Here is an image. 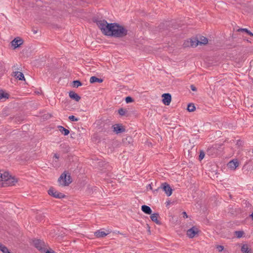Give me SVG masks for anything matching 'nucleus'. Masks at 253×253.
I'll use <instances>...</instances> for the list:
<instances>
[{"label": "nucleus", "mask_w": 253, "mask_h": 253, "mask_svg": "<svg viewBox=\"0 0 253 253\" xmlns=\"http://www.w3.org/2000/svg\"><path fill=\"white\" fill-rule=\"evenodd\" d=\"M107 36L115 38H123L127 34V30L123 26L117 23H112L110 26Z\"/></svg>", "instance_id": "f257e3e1"}, {"label": "nucleus", "mask_w": 253, "mask_h": 253, "mask_svg": "<svg viewBox=\"0 0 253 253\" xmlns=\"http://www.w3.org/2000/svg\"><path fill=\"white\" fill-rule=\"evenodd\" d=\"M93 22L95 23L98 28L101 30L102 33L105 36H107L109 31L110 26L111 23H108L106 20L104 19L95 18L93 19Z\"/></svg>", "instance_id": "f03ea898"}, {"label": "nucleus", "mask_w": 253, "mask_h": 253, "mask_svg": "<svg viewBox=\"0 0 253 253\" xmlns=\"http://www.w3.org/2000/svg\"><path fill=\"white\" fill-rule=\"evenodd\" d=\"M93 22L95 23L98 28L101 30L102 33L105 36H107L109 31L110 26L111 23H108L106 20L104 19L95 18L93 19Z\"/></svg>", "instance_id": "7ed1b4c3"}, {"label": "nucleus", "mask_w": 253, "mask_h": 253, "mask_svg": "<svg viewBox=\"0 0 253 253\" xmlns=\"http://www.w3.org/2000/svg\"><path fill=\"white\" fill-rule=\"evenodd\" d=\"M223 149V144H215L208 149L207 154L210 156L213 157L219 153H220Z\"/></svg>", "instance_id": "20e7f679"}, {"label": "nucleus", "mask_w": 253, "mask_h": 253, "mask_svg": "<svg viewBox=\"0 0 253 253\" xmlns=\"http://www.w3.org/2000/svg\"><path fill=\"white\" fill-rule=\"evenodd\" d=\"M58 182L60 185L63 186H68L70 183H72V180L70 174H69L67 175L66 173V171H64L59 177Z\"/></svg>", "instance_id": "39448f33"}, {"label": "nucleus", "mask_w": 253, "mask_h": 253, "mask_svg": "<svg viewBox=\"0 0 253 253\" xmlns=\"http://www.w3.org/2000/svg\"><path fill=\"white\" fill-rule=\"evenodd\" d=\"M33 243L34 247L37 249L42 253L45 251L46 247H48V245L43 240L40 239H34L33 241Z\"/></svg>", "instance_id": "423d86ee"}, {"label": "nucleus", "mask_w": 253, "mask_h": 253, "mask_svg": "<svg viewBox=\"0 0 253 253\" xmlns=\"http://www.w3.org/2000/svg\"><path fill=\"white\" fill-rule=\"evenodd\" d=\"M160 189H162L168 196H170L172 194V189L170 185L166 182L162 183L159 188L154 191V192L158 191Z\"/></svg>", "instance_id": "0eeeda50"}, {"label": "nucleus", "mask_w": 253, "mask_h": 253, "mask_svg": "<svg viewBox=\"0 0 253 253\" xmlns=\"http://www.w3.org/2000/svg\"><path fill=\"white\" fill-rule=\"evenodd\" d=\"M198 44H199V40L196 38H192L189 41H185L183 45L184 47L191 46L194 47H196Z\"/></svg>", "instance_id": "6e6552de"}, {"label": "nucleus", "mask_w": 253, "mask_h": 253, "mask_svg": "<svg viewBox=\"0 0 253 253\" xmlns=\"http://www.w3.org/2000/svg\"><path fill=\"white\" fill-rule=\"evenodd\" d=\"M48 193L49 195L56 198L61 199L65 197V195H64L62 193L58 192L57 191H55L53 188H50L48 190Z\"/></svg>", "instance_id": "1a4fd4ad"}, {"label": "nucleus", "mask_w": 253, "mask_h": 253, "mask_svg": "<svg viewBox=\"0 0 253 253\" xmlns=\"http://www.w3.org/2000/svg\"><path fill=\"white\" fill-rule=\"evenodd\" d=\"M198 232V229L195 226H193L192 228L187 230V235L189 237L192 238L194 237Z\"/></svg>", "instance_id": "9d476101"}, {"label": "nucleus", "mask_w": 253, "mask_h": 253, "mask_svg": "<svg viewBox=\"0 0 253 253\" xmlns=\"http://www.w3.org/2000/svg\"><path fill=\"white\" fill-rule=\"evenodd\" d=\"M112 127H113V131L116 134L121 133L126 131L125 127L120 124H116L113 126Z\"/></svg>", "instance_id": "9b49d317"}, {"label": "nucleus", "mask_w": 253, "mask_h": 253, "mask_svg": "<svg viewBox=\"0 0 253 253\" xmlns=\"http://www.w3.org/2000/svg\"><path fill=\"white\" fill-rule=\"evenodd\" d=\"M16 181H17L14 177L10 176L8 179L6 180L5 182H2V185L3 187L12 186L14 185Z\"/></svg>", "instance_id": "f8f14e48"}, {"label": "nucleus", "mask_w": 253, "mask_h": 253, "mask_svg": "<svg viewBox=\"0 0 253 253\" xmlns=\"http://www.w3.org/2000/svg\"><path fill=\"white\" fill-rule=\"evenodd\" d=\"M163 102L166 105H169L171 100V96L169 93H164L162 95Z\"/></svg>", "instance_id": "ddd939ff"}, {"label": "nucleus", "mask_w": 253, "mask_h": 253, "mask_svg": "<svg viewBox=\"0 0 253 253\" xmlns=\"http://www.w3.org/2000/svg\"><path fill=\"white\" fill-rule=\"evenodd\" d=\"M23 43V41L22 39L20 38H15L12 42L11 44L13 46H14V49H15L19 46H20V45L22 44Z\"/></svg>", "instance_id": "4468645a"}, {"label": "nucleus", "mask_w": 253, "mask_h": 253, "mask_svg": "<svg viewBox=\"0 0 253 253\" xmlns=\"http://www.w3.org/2000/svg\"><path fill=\"white\" fill-rule=\"evenodd\" d=\"M239 166V163L237 160H233L232 161H230L228 164H227V167L228 168H230V169L232 170H234L236 169L237 167H238Z\"/></svg>", "instance_id": "2eb2a0df"}, {"label": "nucleus", "mask_w": 253, "mask_h": 253, "mask_svg": "<svg viewBox=\"0 0 253 253\" xmlns=\"http://www.w3.org/2000/svg\"><path fill=\"white\" fill-rule=\"evenodd\" d=\"M12 75L16 79H18L20 81L25 80L24 74L19 71H15L12 73Z\"/></svg>", "instance_id": "dca6fc26"}, {"label": "nucleus", "mask_w": 253, "mask_h": 253, "mask_svg": "<svg viewBox=\"0 0 253 253\" xmlns=\"http://www.w3.org/2000/svg\"><path fill=\"white\" fill-rule=\"evenodd\" d=\"M158 217H159V214L158 213L151 214L150 216V218L152 221H154L158 225H161V222L158 219Z\"/></svg>", "instance_id": "f3484780"}, {"label": "nucleus", "mask_w": 253, "mask_h": 253, "mask_svg": "<svg viewBox=\"0 0 253 253\" xmlns=\"http://www.w3.org/2000/svg\"><path fill=\"white\" fill-rule=\"evenodd\" d=\"M69 97L76 101H79L81 99V97L76 93L71 91L69 93Z\"/></svg>", "instance_id": "a211bd4d"}, {"label": "nucleus", "mask_w": 253, "mask_h": 253, "mask_svg": "<svg viewBox=\"0 0 253 253\" xmlns=\"http://www.w3.org/2000/svg\"><path fill=\"white\" fill-rule=\"evenodd\" d=\"M11 175H9V173L7 171H5L3 173H0V179L1 181L5 182L6 179H8V178Z\"/></svg>", "instance_id": "6ab92c4d"}, {"label": "nucleus", "mask_w": 253, "mask_h": 253, "mask_svg": "<svg viewBox=\"0 0 253 253\" xmlns=\"http://www.w3.org/2000/svg\"><path fill=\"white\" fill-rule=\"evenodd\" d=\"M241 251L243 253H252L251 249L247 244H244L241 247Z\"/></svg>", "instance_id": "aec40b11"}, {"label": "nucleus", "mask_w": 253, "mask_h": 253, "mask_svg": "<svg viewBox=\"0 0 253 253\" xmlns=\"http://www.w3.org/2000/svg\"><path fill=\"white\" fill-rule=\"evenodd\" d=\"M141 210L146 214H150L152 213V210L151 208L146 205L142 206Z\"/></svg>", "instance_id": "412c9836"}, {"label": "nucleus", "mask_w": 253, "mask_h": 253, "mask_svg": "<svg viewBox=\"0 0 253 253\" xmlns=\"http://www.w3.org/2000/svg\"><path fill=\"white\" fill-rule=\"evenodd\" d=\"M58 128L59 131L64 135H67L70 133V131L68 129H66L61 126H58Z\"/></svg>", "instance_id": "4be33fe9"}, {"label": "nucleus", "mask_w": 253, "mask_h": 253, "mask_svg": "<svg viewBox=\"0 0 253 253\" xmlns=\"http://www.w3.org/2000/svg\"><path fill=\"white\" fill-rule=\"evenodd\" d=\"M107 234L108 233H106L104 231H101L99 230L94 232V235L97 238H104Z\"/></svg>", "instance_id": "5701e85b"}, {"label": "nucleus", "mask_w": 253, "mask_h": 253, "mask_svg": "<svg viewBox=\"0 0 253 253\" xmlns=\"http://www.w3.org/2000/svg\"><path fill=\"white\" fill-rule=\"evenodd\" d=\"M103 80L101 78H98L95 76H92L90 77L89 82L91 84H93L96 82L98 83H102L103 82Z\"/></svg>", "instance_id": "b1692460"}, {"label": "nucleus", "mask_w": 253, "mask_h": 253, "mask_svg": "<svg viewBox=\"0 0 253 253\" xmlns=\"http://www.w3.org/2000/svg\"><path fill=\"white\" fill-rule=\"evenodd\" d=\"M0 251L2 253H11L8 248L2 244H0Z\"/></svg>", "instance_id": "393cba45"}, {"label": "nucleus", "mask_w": 253, "mask_h": 253, "mask_svg": "<svg viewBox=\"0 0 253 253\" xmlns=\"http://www.w3.org/2000/svg\"><path fill=\"white\" fill-rule=\"evenodd\" d=\"M208 39L203 36L201 37L200 38V40H199V44H200V45L206 44L208 43Z\"/></svg>", "instance_id": "a878e982"}, {"label": "nucleus", "mask_w": 253, "mask_h": 253, "mask_svg": "<svg viewBox=\"0 0 253 253\" xmlns=\"http://www.w3.org/2000/svg\"><path fill=\"white\" fill-rule=\"evenodd\" d=\"M237 31L238 32H245L247 34H248L249 35L253 37V33H252L250 31H249L248 29L246 28H240Z\"/></svg>", "instance_id": "bb28decb"}, {"label": "nucleus", "mask_w": 253, "mask_h": 253, "mask_svg": "<svg viewBox=\"0 0 253 253\" xmlns=\"http://www.w3.org/2000/svg\"><path fill=\"white\" fill-rule=\"evenodd\" d=\"M9 94L7 93L4 92L2 90H0V100L4 98H8Z\"/></svg>", "instance_id": "cd10ccee"}, {"label": "nucleus", "mask_w": 253, "mask_h": 253, "mask_svg": "<svg viewBox=\"0 0 253 253\" xmlns=\"http://www.w3.org/2000/svg\"><path fill=\"white\" fill-rule=\"evenodd\" d=\"M187 109L189 112H193L194 111H195L196 109V108H195V106L194 104L190 103L188 105Z\"/></svg>", "instance_id": "c85d7f7f"}, {"label": "nucleus", "mask_w": 253, "mask_h": 253, "mask_svg": "<svg viewBox=\"0 0 253 253\" xmlns=\"http://www.w3.org/2000/svg\"><path fill=\"white\" fill-rule=\"evenodd\" d=\"M72 83L73 86L74 87H78L82 85V83L79 80L74 81Z\"/></svg>", "instance_id": "c756f323"}, {"label": "nucleus", "mask_w": 253, "mask_h": 253, "mask_svg": "<svg viewBox=\"0 0 253 253\" xmlns=\"http://www.w3.org/2000/svg\"><path fill=\"white\" fill-rule=\"evenodd\" d=\"M132 142V138L130 136L126 137L125 139H123V142L124 143L126 144H129Z\"/></svg>", "instance_id": "7c9ffc66"}, {"label": "nucleus", "mask_w": 253, "mask_h": 253, "mask_svg": "<svg viewBox=\"0 0 253 253\" xmlns=\"http://www.w3.org/2000/svg\"><path fill=\"white\" fill-rule=\"evenodd\" d=\"M243 234L244 232L242 231H236L235 232V235L238 238H241L243 236Z\"/></svg>", "instance_id": "2f4dec72"}, {"label": "nucleus", "mask_w": 253, "mask_h": 253, "mask_svg": "<svg viewBox=\"0 0 253 253\" xmlns=\"http://www.w3.org/2000/svg\"><path fill=\"white\" fill-rule=\"evenodd\" d=\"M126 112V109H123V108H120L118 110V113L120 114V115L123 116H124Z\"/></svg>", "instance_id": "473e14b6"}, {"label": "nucleus", "mask_w": 253, "mask_h": 253, "mask_svg": "<svg viewBox=\"0 0 253 253\" xmlns=\"http://www.w3.org/2000/svg\"><path fill=\"white\" fill-rule=\"evenodd\" d=\"M205 156V152L203 150H201L200 152V155L199 156V160L201 161L203 160Z\"/></svg>", "instance_id": "72a5a7b5"}, {"label": "nucleus", "mask_w": 253, "mask_h": 253, "mask_svg": "<svg viewBox=\"0 0 253 253\" xmlns=\"http://www.w3.org/2000/svg\"><path fill=\"white\" fill-rule=\"evenodd\" d=\"M42 253H56L53 250L50 249V248L48 249L47 247L45 249V251L43 252Z\"/></svg>", "instance_id": "f704fd0d"}, {"label": "nucleus", "mask_w": 253, "mask_h": 253, "mask_svg": "<svg viewBox=\"0 0 253 253\" xmlns=\"http://www.w3.org/2000/svg\"><path fill=\"white\" fill-rule=\"evenodd\" d=\"M125 100H126V102L127 103H131V102H132L133 101V98L131 97H130V96H127V97H126V99H125Z\"/></svg>", "instance_id": "c9c22d12"}, {"label": "nucleus", "mask_w": 253, "mask_h": 253, "mask_svg": "<svg viewBox=\"0 0 253 253\" xmlns=\"http://www.w3.org/2000/svg\"><path fill=\"white\" fill-rule=\"evenodd\" d=\"M69 119L71 121H75V122L78 121L79 120L78 118H76L74 116H73V115L70 116L69 117Z\"/></svg>", "instance_id": "e433bc0d"}, {"label": "nucleus", "mask_w": 253, "mask_h": 253, "mask_svg": "<svg viewBox=\"0 0 253 253\" xmlns=\"http://www.w3.org/2000/svg\"><path fill=\"white\" fill-rule=\"evenodd\" d=\"M216 249L218 250L219 252H221L224 250V247L221 245H217Z\"/></svg>", "instance_id": "4c0bfd02"}, {"label": "nucleus", "mask_w": 253, "mask_h": 253, "mask_svg": "<svg viewBox=\"0 0 253 253\" xmlns=\"http://www.w3.org/2000/svg\"><path fill=\"white\" fill-rule=\"evenodd\" d=\"M190 88H191V90H193V91H196L197 90L196 87L194 85H193V84L190 85Z\"/></svg>", "instance_id": "58836bf2"}, {"label": "nucleus", "mask_w": 253, "mask_h": 253, "mask_svg": "<svg viewBox=\"0 0 253 253\" xmlns=\"http://www.w3.org/2000/svg\"><path fill=\"white\" fill-rule=\"evenodd\" d=\"M59 158V156L57 154H55L54 155L53 158H55V161H56V160H58Z\"/></svg>", "instance_id": "ea45409f"}, {"label": "nucleus", "mask_w": 253, "mask_h": 253, "mask_svg": "<svg viewBox=\"0 0 253 253\" xmlns=\"http://www.w3.org/2000/svg\"><path fill=\"white\" fill-rule=\"evenodd\" d=\"M182 215H183V216L184 218H187L188 217V215L186 213V212L185 211H183L182 213Z\"/></svg>", "instance_id": "a19ab883"}, {"label": "nucleus", "mask_w": 253, "mask_h": 253, "mask_svg": "<svg viewBox=\"0 0 253 253\" xmlns=\"http://www.w3.org/2000/svg\"><path fill=\"white\" fill-rule=\"evenodd\" d=\"M148 187H149V188H150L151 190H153L152 187V186H151V184H149V185H148Z\"/></svg>", "instance_id": "79ce46f5"}, {"label": "nucleus", "mask_w": 253, "mask_h": 253, "mask_svg": "<svg viewBox=\"0 0 253 253\" xmlns=\"http://www.w3.org/2000/svg\"><path fill=\"white\" fill-rule=\"evenodd\" d=\"M237 144L239 145L241 144L240 143V140H238L237 142Z\"/></svg>", "instance_id": "37998d69"}, {"label": "nucleus", "mask_w": 253, "mask_h": 253, "mask_svg": "<svg viewBox=\"0 0 253 253\" xmlns=\"http://www.w3.org/2000/svg\"><path fill=\"white\" fill-rule=\"evenodd\" d=\"M33 33H34V34H36V33H37V31L35 30H33Z\"/></svg>", "instance_id": "c03bdc74"}, {"label": "nucleus", "mask_w": 253, "mask_h": 253, "mask_svg": "<svg viewBox=\"0 0 253 253\" xmlns=\"http://www.w3.org/2000/svg\"><path fill=\"white\" fill-rule=\"evenodd\" d=\"M250 216L252 217V220H253V212H252Z\"/></svg>", "instance_id": "a18cd8bd"}, {"label": "nucleus", "mask_w": 253, "mask_h": 253, "mask_svg": "<svg viewBox=\"0 0 253 253\" xmlns=\"http://www.w3.org/2000/svg\"><path fill=\"white\" fill-rule=\"evenodd\" d=\"M12 68H14V70L17 69V68H16V66H15V65H14V66H13Z\"/></svg>", "instance_id": "49530a36"}, {"label": "nucleus", "mask_w": 253, "mask_h": 253, "mask_svg": "<svg viewBox=\"0 0 253 253\" xmlns=\"http://www.w3.org/2000/svg\"><path fill=\"white\" fill-rule=\"evenodd\" d=\"M169 202H168L167 205H169Z\"/></svg>", "instance_id": "de8ad7c7"}, {"label": "nucleus", "mask_w": 253, "mask_h": 253, "mask_svg": "<svg viewBox=\"0 0 253 253\" xmlns=\"http://www.w3.org/2000/svg\"><path fill=\"white\" fill-rule=\"evenodd\" d=\"M0 244H1V243H0Z\"/></svg>", "instance_id": "09e8293b"}]
</instances>
